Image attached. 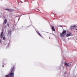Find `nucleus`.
Returning <instances> with one entry per match:
<instances>
[{
    "label": "nucleus",
    "instance_id": "obj_10",
    "mask_svg": "<svg viewBox=\"0 0 77 77\" xmlns=\"http://www.w3.org/2000/svg\"><path fill=\"white\" fill-rule=\"evenodd\" d=\"M37 33H38V35H40V36H42V35H41V34H40V33L39 32H37Z\"/></svg>",
    "mask_w": 77,
    "mask_h": 77
},
{
    "label": "nucleus",
    "instance_id": "obj_5",
    "mask_svg": "<svg viewBox=\"0 0 77 77\" xmlns=\"http://www.w3.org/2000/svg\"><path fill=\"white\" fill-rule=\"evenodd\" d=\"M11 33H12V31L11 30H9L8 32V34L10 35H11Z\"/></svg>",
    "mask_w": 77,
    "mask_h": 77
},
{
    "label": "nucleus",
    "instance_id": "obj_13",
    "mask_svg": "<svg viewBox=\"0 0 77 77\" xmlns=\"http://www.w3.org/2000/svg\"><path fill=\"white\" fill-rule=\"evenodd\" d=\"M60 27H62V26H60Z\"/></svg>",
    "mask_w": 77,
    "mask_h": 77
},
{
    "label": "nucleus",
    "instance_id": "obj_8",
    "mask_svg": "<svg viewBox=\"0 0 77 77\" xmlns=\"http://www.w3.org/2000/svg\"><path fill=\"white\" fill-rule=\"evenodd\" d=\"M65 65H66V66H69V65H68V64H67V63H66L65 62Z\"/></svg>",
    "mask_w": 77,
    "mask_h": 77
},
{
    "label": "nucleus",
    "instance_id": "obj_19",
    "mask_svg": "<svg viewBox=\"0 0 77 77\" xmlns=\"http://www.w3.org/2000/svg\"><path fill=\"white\" fill-rule=\"evenodd\" d=\"M76 30L77 31V29H76Z\"/></svg>",
    "mask_w": 77,
    "mask_h": 77
},
{
    "label": "nucleus",
    "instance_id": "obj_2",
    "mask_svg": "<svg viewBox=\"0 0 77 77\" xmlns=\"http://www.w3.org/2000/svg\"><path fill=\"white\" fill-rule=\"evenodd\" d=\"M5 10L6 11H9V12H14L15 11V10H14L13 9H5Z\"/></svg>",
    "mask_w": 77,
    "mask_h": 77
},
{
    "label": "nucleus",
    "instance_id": "obj_7",
    "mask_svg": "<svg viewBox=\"0 0 77 77\" xmlns=\"http://www.w3.org/2000/svg\"><path fill=\"white\" fill-rule=\"evenodd\" d=\"M71 35V34H67L66 36L67 37H68V36H70Z\"/></svg>",
    "mask_w": 77,
    "mask_h": 77
},
{
    "label": "nucleus",
    "instance_id": "obj_15",
    "mask_svg": "<svg viewBox=\"0 0 77 77\" xmlns=\"http://www.w3.org/2000/svg\"><path fill=\"white\" fill-rule=\"evenodd\" d=\"M2 67H4V65H2Z\"/></svg>",
    "mask_w": 77,
    "mask_h": 77
},
{
    "label": "nucleus",
    "instance_id": "obj_16",
    "mask_svg": "<svg viewBox=\"0 0 77 77\" xmlns=\"http://www.w3.org/2000/svg\"><path fill=\"white\" fill-rule=\"evenodd\" d=\"M1 42V40H0V43Z\"/></svg>",
    "mask_w": 77,
    "mask_h": 77
},
{
    "label": "nucleus",
    "instance_id": "obj_6",
    "mask_svg": "<svg viewBox=\"0 0 77 77\" xmlns=\"http://www.w3.org/2000/svg\"><path fill=\"white\" fill-rule=\"evenodd\" d=\"M51 27H52V29L53 30V31H55V29H54V28L53 26H51Z\"/></svg>",
    "mask_w": 77,
    "mask_h": 77
},
{
    "label": "nucleus",
    "instance_id": "obj_17",
    "mask_svg": "<svg viewBox=\"0 0 77 77\" xmlns=\"http://www.w3.org/2000/svg\"><path fill=\"white\" fill-rule=\"evenodd\" d=\"M8 46H9V43L8 44Z\"/></svg>",
    "mask_w": 77,
    "mask_h": 77
},
{
    "label": "nucleus",
    "instance_id": "obj_11",
    "mask_svg": "<svg viewBox=\"0 0 77 77\" xmlns=\"http://www.w3.org/2000/svg\"><path fill=\"white\" fill-rule=\"evenodd\" d=\"M3 40H5V39H6V38H5V37H3Z\"/></svg>",
    "mask_w": 77,
    "mask_h": 77
},
{
    "label": "nucleus",
    "instance_id": "obj_1",
    "mask_svg": "<svg viewBox=\"0 0 77 77\" xmlns=\"http://www.w3.org/2000/svg\"><path fill=\"white\" fill-rule=\"evenodd\" d=\"M66 31L65 30H64L62 33H60V34L61 36L63 37V36H65L66 35Z\"/></svg>",
    "mask_w": 77,
    "mask_h": 77
},
{
    "label": "nucleus",
    "instance_id": "obj_4",
    "mask_svg": "<svg viewBox=\"0 0 77 77\" xmlns=\"http://www.w3.org/2000/svg\"><path fill=\"white\" fill-rule=\"evenodd\" d=\"M75 27V25H74L73 26H72L71 27V29H73Z\"/></svg>",
    "mask_w": 77,
    "mask_h": 77
},
{
    "label": "nucleus",
    "instance_id": "obj_12",
    "mask_svg": "<svg viewBox=\"0 0 77 77\" xmlns=\"http://www.w3.org/2000/svg\"><path fill=\"white\" fill-rule=\"evenodd\" d=\"M64 74H66V72H64Z\"/></svg>",
    "mask_w": 77,
    "mask_h": 77
},
{
    "label": "nucleus",
    "instance_id": "obj_14",
    "mask_svg": "<svg viewBox=\"0 0 77 77\" xmlns=\"http://www.w3.org/2000/svg\"><path fill=\"white\" fill-rule=\"evenodd\" d=\"M7 26H9V24H7Z\"/></svg>",
    "mask_w": 77,
    "mask_h": 77
},
{
    "label": "nucleus",
    "instance_id": "obj_18",
    "mask_svg": "<svg viewBox=\"0 0 77 77\" xmlns=\"http://www.w3.org/2000/svg\"><path fill=\"white\" fill-rule=\"evenodd\" d=\"M49 39H50V37H49Z\"/></svg>",
    "mask_w": 77,
    "mask_h": 77
},
{
    "label": "nucleus",
    "instance_id": "obj_9",
    "mask_svg": "<svg viewBox=\"0 0 77 77\" xmlns=\"http://www.w3.org/2000/svg\"><path fill=\"white\" fill-rule=\"evenodd\" d=\"M7 22V20L5 19V20H4V23H5V24H6V23Z\"/></svg>",
    "mask_w": 77,
    "mask_h": 77
},
{
    "label": "nucleus",
    "instance_id": "obj_3",
    "mask_svg": "<svg viewBox=\"0 0 77 77\" xmlns=\"http://www.w3.org/2000/svg\"><path fill=\"white\" fill-rule=\"evenodd\" d=\"M3 31H2L1 34V38H3Z\"/></svg>",
    "mask_w": 77,
    "mask_h": 77
}]
</instances>
